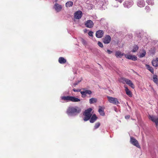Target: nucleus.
Returning a JSON list of instances; mask_svg holds the SVG:
<instances>
[{"mask_svg":"<svg viewBox=\"0 0 158 158\" xmlns=\"http://www.w3.org/2000/svg\"><path fill=\"white\" fill-rule=\"evenodd\" d=\"M81 111V108L77 106H70L66 110V113L69 117H74L77 115Z\"/></svg>","mask_w":158,"mask_h":158,"instance_id":"f257e3e1","label":"nucleus"},{"mask_svg":"<svg viewBox=\"0 0 158 158\" xmlns=\"http://www.w3.org/2000/svg\"><path fill=\"white\" fill-rule=\"evenodd\" d=\"M92 111V109L91 108H89L85 110L83 114L84 116L83 120L84 121H86L89 119L92 115L91 113Z\"/></svg>","mask_w":158,"mask_h":158,"instance_id":"f03ea898","label":"nucleus"},{"mask_svg":"<svg viewBox=\"0 0 158 158\" xmlns=\"http://www.w3.org/2000/svg\"><path fill=\"white\" fill-rule=\"evenodd\" d=\"M107 98L108 101L110 103L114 105H117L119 103L118 99L116 98L107 96Z\"/></svg>","mask_w":158,"mask_h":158,"instance_id":"7ed1b4c3","label":"nucleus"},{"mask_svg":"<svg viewBox=\"0 0 158 158\" xmlns=\"http://www.w3.org/2000/svg\"><path fill=\"white\" fill-rule=\"evenodd\" d=\"M130 142L132 144L137 147V148H140V146L139 144L138 141L134 137H131Z\"/></svg>","mask_w":158,"mask_h":158,"instance_id":"20e7f679","label":"nucleus"},{"mask_svg":"<svg viewBox=\"0 0 158 158\" xmlns=\"http://www.w3.org/2000/svg\"><path fill=\"white\" fill-rule=\"evenodd\" d=\"M122 80L123 82L126 83L127 84L131 86L132 88L134 89L135 88V86L133 84L130 80L125 78H123Z\"/></svg>","mask_w":158,"mask_h":158,"instance_id":"39448f33","label":"nucleus"},{"mask_svg":"<svg viewBox=\"0 0 158 158\" xmlns=\"http://www.w3.org/2000/svg\"><path fill=\"white\" fill-rule=\"evenodd\" d=\"M124 55L125 56L126 58L129 60H131L133 61H135L137 59V57L135 55H133L128 54H125Z\"/></svg>","mask_w":158,"mask_h":158,"instance_id":"423d86ee","label":"nucleus"},{"mask_svg":"<svg viewBox=\"0 0 158 158\" xmlns=\"http://www.w3.org/2000/svg\"><path fill=\"white\" fill-rule=\"evenodd\" d=\"M149 118L154 122L157 126L158 125V117L154 115H149Z\"/></svg>","mask_w":158,"mask_h":158,"instance_id":"0eeeda50","label":"nucleus"},{"mask_svg":"<svg viewBox=\"0 0 158 158\" xmlns=\"http://www.w3.org/2000/svg\"><path fill=\"white\" fill-rule=\"evenodd\" d=\"M133 2L132 1H127L123 3V5L125 7L129 8L133 5Z\"/></svg>","mask_w":158,"mask_h":158,"instance_id":"6e6552de","label":"nucleus"},{"mask_svg":"<svg viewBox=\"0 0 158 158\" xmlns=\"http://www.w3.org/2000/svg\"><path fill=\"white\" fill-rule=\"evenodd\" d=\"M82 15V13L80 10L76 12L74 14V18L76 19H79L81 18Z\"/></svg>","mask_w":158,"mask_h":158,"instance_id":"1a4fd4ad","label":"nucleus"},{"mask_svg":"<svg viewBox=\"0 0 158 158\" xmlns=\"http://www.w3.org/2000/svg\"><path fill=\"white\" fill-rule=\"evenodd\" d=\"M111 40V38L110 36L108 35H106L103 39V42L105 44H108L109 43Z\"/></svg>","mask_w":158,"mask_h":158,"instance_id":"9d476101","label":"nucleus"},{"mask_svg":"<svg viewBox=\"0 0 158 158\" xmlns=\"http://www.w3.org/2000/svg\"><path fill=\"white\" fill-rule=\"evenodd\" d=\"M85 25L87 27L90 28L93 27L94 23L92 20H89L85 22Z\"/></svg>","mask_w":158,"mask_h":158,"instance_id":"9b49d317","label":"nucleus"},{"mask_svg":"<svg viewBox=\"0 0 158 158\" xmlns=\"http://www.w3.org/2000/svg\"><path fill=\"white\" fill-rule=\"evenodd\" d=\"M104 32L101 30L97 31L96 33V36L98 38H101L103 35Z\"/></svg>","mask_w":158,"mask_h":158,"instance_id":"f8f14e48","label":"nucleus"},{"mask_svg":"<svg viewBox=\"0 0 158 158\" xmlns=\"http://www.w3.org/2000/svg\"><path fill=\"white\" fill-rule=\"evenodd\" d=\"M61 98V102H63L62 101H64L66 102H70V96H61L60 97Z\"/></svg>","mask_w":158,"mask_h":158,"instance_id":"ddd939ff","label":"nucleus"},{"mask_svg":"<svg viewBox=\"0 0 158 158\" xmlns=\"http://www.w3.org/2000/svg\"><path fill=\"white\" fill-rule=\"evenodd\" d=\"M54 8L56 11L59 12L61 9L62 6L58 3H56L54 6Z\"/></svg>","mask_w":158,"mask_h":158,"instance_id":"4468645a","label":"nucleus"},{"mask_svg":"<svg viewBox=\"0 0 158 158\" xmlns=\"http://www.w3.org/2000/svg\"><path fill=\"white\" fill-rule=\"evenodd\" d=\"M137 4L138 6L142 7L144 6L145 2L143 0H139L138 1Z\"/></svg>","mask_w":158,"mask_h":158,"instance_id":"2eb2a0df","label":"nucleus"},{"mask_svg":"<svg viewBox=\"0 0 158 158\" xmlns=\"http://www.w3.org/2000/svg\"><path fill=\"white\" fill-rule=\"evenodd\" d=\"M91 117V118H90L89 119V121L90 123H94L97 119V117L95 114L93 115Z\"/></svg>","mask_w":158,"mask_h":158,"instance_id":"dca6fc26","label":"nucleus"},{"mask_svg":"<svg viewBox=\"0 0 158 158\" xmlns=\"http://www.w3.org/2000/svg\"><path fill=\"white\" fill-rule=\"evenodd\" d=\"M152 64L153 66L156 67L158 66V58H156L152 61Z\"/></svg>","mask_w":158,"mask_h":158,"instance_id":"f3484780","label":"nucleus"},{"mask_svg":"<svg viewBox=\"0 0 158 158\" xmlns=\"http://www.w3.org/2000/svg\"><path fill=\"white\" fill-rule=\"evenodd\" d=\"M125 88V91L126 94L129 97H131L132 96V94L131 92L129 89L125 86H124Z\"/></svg>","mask_w":158,"mask_h":158,"instance_id":"a211bd4d","label":"nucleus"},{"mask_svg":"<svg viewBox=\"0 0 158 158\" xmlns=\"http://www.w3.org/2000/svg\"><path fill=\"white\" fill-rule=\"evenodd\" d=\"M80 101V99L76 98L74 96H70V102H79Z\"/></svg>","mask_w":158,"mask_h":158,"instance_id":"6ab92c4d","label":"nucleus"},{"mask_svg":"<svg viewBox=\"0 0 158 158\" xmlns=\"http://www.w3.org/2000/svg\"><path fill=\"white\" fill-rule=\"evenodd\" d=\"M104 108H103L101 106H99V108L98 110V112L102 116H104L105 115V113L104 111Z\"/></svg>","mask_w":158,"mask_h":158,"instance_id":"aec40b11","label":"nucleus"},{"mask_svg":"<svg viewBox=\"0 0 158 158\" xmlns=\"http://www.w3.org/2000/svg\"><path fill=\"white\" fill-rule=\"evenodd\" d=\"M66 60L63 57H60L58 59V62L61 64H64L66 62Z\"/></svg>","mask_w":158,"mask_h":158,"instance_id":"412c9836","label":"nucleus"},{"mask_svg":"<svg viewBox=\"0 0 158 158\" xmlns=\"http://www.w3.org/2000/svg\"><path fill=\"white\" fill-rule=\"evenodd\" d=\"M153 81L156 84H157L158 83V79L157 76L156 75H154L153 76Z\"/></svg>","mask_w":158,"mask_h":158,"instance_id":"4be33fe9","label":"nucleus"},{"mask_svg":"<svg viewBox=\"0 0 158 158\" xmlns=\"http://www.w3.org/2000/svg\"><path fill=\"white\" fill-rule=\"evenodd\" d=\"M146 67L147 69L149 70L152 73H154V70L149 65L146 64Z\"/></svg>","mask_w":158,"mask_h":158,"instance_id":"5701e85b","label":"nucleus"},{"mask_svg":"<svg viewBox=\"0 0 158 158\" xmlns=\"http://www.w3.org/2000/svg\"><path fill=\"white\" fill-rule=\"evenodd\" d=\"M73 5V3L72 1H69L67 2L65 4L66 6L67 7H70L72 6Z\"/></svg>","mask_w":158,"mask_h":158,"instance_id":"b1692460","label":"nucleus"},{"mask_svg":"<svg viewBox=\"0 0 158 158\" xmlns=\"http://www.w3.org/2000/svg\"><path fill=\"white\" fill-rule=\"evenodd\" d=\"M97 101V99L96 98H92L90 99L89 102L90 104H93L96 102Z\"/></svg>","mask_w":158,"mask_h":158,"instance_id":"393cba45","label":"nucleus"},{"mask_svg":"<svg viewBox=\"0 0 158 158\" xmlns=\"http://www.w3.org/2000/svg\"><path fill=\"white\" fill-rule=\"evenodd\" d=\"M146 53L145 50H144L142 52H140L139 57L140 58H142L144 57Z\"/></svg>","mask_w":158,"mask_h":158,"instance_id":"a878e982","label":"nucleus"},{"mask_svg":"<svg viewBox=\"0 0 158 158\" xmlns=\"http://www.w3.org/2000/svg\"><path fill=\"white\" fill-rule=\"evenodd\" d=\"M123 55V54H121L119 51H117L116 52L115 56L117 57H121Z\"/></svg>","mask_w":158,"mask_h":158,"instance_id":"bb28decb","label":"nucleus"},{"mask_svg":"<svg viewBox=\"0 0 158 158\" xmlns=\"http://www.w3.org/2000/svg\"><path fill=\"white\" fill-rule=\"evenodd\" d=\"M146 2L149 5H152L154 3V1L152 0H147Z\"/></svg>","mask_w":158,"mask_h":158,"instance_id":"cd10ccee","label":"nucleus"},{"mask_svg":"<svg viewBox=\"0 0 158 158\" xmlns=\"http://www.w3.org/2000/svg\"><path fill=\"white\" fill-rule=\"evenodd\" d=\"M100 123L98 122L96 123L94 126V129H96L98 128L100 126Z\"/></svg>","mask_w":158,"mask_h":158,"instance_id":"c85d7f7f","label":"nucleus"},{"mask_svg":"<svg viewBox=\"0 0 158 158\" xmlns=\"http://www.w3.org/2000/svg\"><path fill=\"white\" fill-rule=\"evenodd\" d=\"M81 41L82 43L84 45H86L87 44L86 41L83 39H81Z\"/></svg>","mask_w":158,"mask_h":158,"instance_id":"c756f323","label":"nucleus"},{"mask_svg":"<svg viewBox=\"0 0 158 158\" xmlns=\"http://www.w3.org/2000/svg\"><path fill=\"white\" fill-rule=\"evenodd\" d=\"M155 50H150L149 52L150 54L152 56H153L155 52Z\"/></svg>","mask_w":158,"mask_h":158,"instance_id":"7c9ffc66","label":"nucleus"},{"mask_svg":"<svg viewBox=\"0 0 158 158\" xmlns=\"http://www.w3.org/2000/svg\"><path fill=\"white\" fill-rule=\"evenodd\" d=\"M81 79H80V80H78L76 82L74 83L73 84L74 86H75L76 85H77L78 84L81 82Z\"/></svg>","mask_w":158,"mask_h":158,"instance_id":"2f4dec72","label":"nucleus"},{"mask_svg":"<svg viewBox=\"0 0 158 158\" xmlns=\"http://www.w3.org/2000/svg\"><path fill=\"white\" fill-rule=\"evenodd\" d=\"M84 91L85 92V93L86 94H90L92 93L91 91L89 90H86Z\"/></svg>","mask_w":158,"mask_h":158,"instance_id":"473e14b6","label":"nucleus"},{"mask_svg":"<svg viewBox=\"0 0 158 158\" xmlns=\"http://www.w3.org/2000/svg\"><path fill=\"white\" fill-rule=\"evenodd\" d=\"M80 93L82 95V97H84L86 95V94L84 91H81Z\"/></svg>","mask_w":158,"mask_h":158,"instance_id":"72a5a7b5","label":"nucleus"},{"mask_svg":"<svg viewBox=\"0 0 158 158\" xmlns=\"http://www.w3.org/2000/svg\"><path fill=\"white\" fill-rule=\"evenodd\" d=\"M145 10H146L147 12H149L150 10L149 7L148 6H146L145 7Z\"/></svg>","mask_w":158,"mask_h":158,"instance_id":"f704fd0d","label":"nucleus"},{"mask_svg":"<svg viewBox=\"0 0 158 158\" xmlns=\"http://www.w3.org/2000/svg\"><path fill=\"white\" fill-rule=\"evenodd\" d=\"M93 32L92 31H90L88 32V35L90 36H92L93 35Z\"/></svg>","mask_w":158,"mask_h":158,"instance_id":"c9c22d12","label":"nucleus"},{"mask_svg":"<svg viewBox=\"0 0 158 158\" xmlns=\"http://www.w3.org/2000/svg\"><path fill=\"white\" fill-rule=\"evenodd\" d=\"M98 45L100 47L102 48L103 47V45L102 43L100 42H98Z\"/></svg>","mask_w":158,"mask_h":158,"instance_id":"e433bc0d","label":"nucleus"},{"mask_svg":"<svg viewBox=\"0 0 158 158\" xmlns=\"http://www.w3.org/2000/svg\"><path fill=\"white\" fill-rule=\"evenodd\" d=\"M139 48L138 47L137 45H135L134 47V48L133 49H138Z\"/></svg>","mask_w":158,"mask_h":158,"instance_id":"4c0bfd02","label":"nucleus"},{"mask_svg":"<svg viewBox=\"0 0 158 158\" xmlns=\"http://www.w3.org/2000/svg\"><path fill=\"white\" fill-rule=\"evenodd\" d=\"M129 36L130 37V39H131L132 37V34H129L128 35L126 36V38H127Z\"/></svg>","mask_w":158,"mask_h":158,"instance_id":"58836bf2","label":"nucleus"},{"mask_svg":"<svg viewBox=\"0 0 158 158\" xmlns=\"http://www.w3.org/2000/svg\"><path fill=\"white\" fill-rule=\"evenodd\" d=\"M106 52L109 54H110L112 52V51L110 50H107Z\"/></svg>","mask_w":158,"mask_h":158,"instance_id":"ea45409f","label":"nucleus"},{"mask_svg":"<svg viewBox=\"0 0 158 158\" xmlns=\"http://www.w3.org/2000/svg\"><path fill=\"white\" fill-rule=\"evenodd\" d=\"M73 91L74 92H79L80 91V89H73Z\"/></svg>","mask_w":158,"mask_h":158,"instance_id":"a19ab883","label":"nucleus"},{"mask_svg":"<svg viewBox=\"0 0 158 158\" xmlns=\"http://www.w3.org/2000/svg\"><path fill=\"white\" fill-rule=\"evenodd\" d=\"M125 118L126 119H128L130 118V116L129 115H127L126 116H125Z\"/></svg>","mask_w":158,"mask_h":158,"instance_id":"79ce46f5","label":"nucleus"},{"mask_svg":"<svg viewBox=\"0 0 158 158\" xmlns=\"http://www.w3.org/2000/svg\"><path fill=\"white\" fill-rule=\"evenodd\" d=\"M116 1H118L120 2V3H121L123 2V0H115Z\"/></svg>","mask_w":158,"mask_h":158,"instance_id":"37998d69","label":"nucleus"},{"mask_svg":"<svg viewBox=\"0 0 158 158\" xmlns=\"http://www.w3.org/2000/svg\"><path fill=\"white\" fill-rule=\"evenodd\" d=\"M132 52H135V50H133Z\"/></svg>","mask_w":158,"mask_h":158,"instance_id":"c03bdc74","label":"nucleus"},{"mask_svg":"<svg viewBox=\"0 0 158 158\" xmlns=\"http://www.w3.org/2000/svg\"><path fill=\"white\" fill-rule=\"evenodd\" d=\"M157 48H158V45L157 46Z\"/></svg>","mask_w":158,"mask_h":158,"instance_id":"a18cd8bd","label":"nucleus"}]
</instances>
